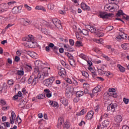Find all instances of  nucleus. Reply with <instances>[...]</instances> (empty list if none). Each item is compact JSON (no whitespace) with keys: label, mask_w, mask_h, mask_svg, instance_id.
Here are the masks:
<instances>
[{"label":"nucleus","mask_w":129,"mask_h":129,"mask_svg":"<svg viewBox=\"0 0 129 129\" xmlns=\"http://www.w3.org/2000/svg\"><path fill=\"white\" fill-rule=\"evenodd\" d=\"M106 29L107 31H108L109 32L110 31H112V30H113V26H108L106 28Z\"/></svg>","instance_id":"58"},{"label":"nucleus","mask_w":129,"mask_h":129,"mask_svg":"<svg viewBox=\"0 0 129 129\" xmlns=\"http://www.w3.org/2000/svg\"><path fill=\"white\" fill-rule=\"evenodd\" d=\"M60 101L64 106H67V105H68V100L65 98H62L61 99Z\"/></svg>","instance_id":"23"},{"label":"nucleus","mask_w":129,"mask_h":129,"mask_svg":"<svg viewBox=\"0 0 129 129\" xmlns=\"http://www.w3.org/2000/svg\"><path fill=\"white\" fill-rule=\"evenodd\" d=\"M52 23L57 29H62V25H61V21L60 20L57 19H52Z\"/></svg>","instance_id":"4"},{"label":"nucleus","mask_w":129,"mask_h":129,"mask_svg":"<svg viewBox=\"0 0 129 129\" xmlns=\"http://www.w3.org/2000/svg\"><path fill=\"white\" fill-rule=\"evenodd\" d=\"M25 105H26V101L22 100L20 103L19 104V107L23 108V107H25Z\"/></svg>","instance_id":"25"},{"label":"nucleus","mask_w":129,"mask_h":129,"mask_svg":"<svg viewBox=\"0 0 129 129\" xmlns=\"http://www.w3.org/2000/svg\"><path fill=\"white\" fill-rule=\"evenodd\" d=\"M55 6L53 5V4H49L48 5V9H49V10H54V8Z\"/></svg>","instance_id":"48"},{"label":"nucleus","mask_w":129,"mask_h":129,"mask_svg":"<svg viewBox=\"0 0 129 129\" xmlns=\"http://www.w3.org/2000/svg\"><path fill=\"white\" fill-rule=\"evenodd\" d=\"M115 91H116V90H115L113 88H111L109 89V92L107 93L108 95H109V94H111L112 93H115Z\"/></svg>","instance_id":"29"},{"label":"nucleus","mask_w":129,"mask_h":129,"mask_svg":"<svg viewBox=\"0 0 129 129\" xmlns=\"http://www.w3.org/2000/svg\"><path fill=\"white\" fill-rule=\"evenodd\" d=\"M102 126L107 127L109 125V121L108 120H105L101 124Z\"/></svg>","instance_id":"17"},{"label":"nucleus","mask_w":129,"mask_h":129,"mask_svg":"<svg viewBox=\"0 0 129 129\" xmlns=\"http://www.w3.org/2000/svg\"><path fill=\"white\" fill-rule=\"evenodd\" d=\"M93 114H94V112L93 111H90L87 113V114L86 116V118L87 119H91L92 117H93Z\"/></svg>","instance_id":"10"},{"label":"nucleus","mask_w":129,"mask_h":129,"mask_svg":"<svg viewBox=\"0 0 129 129\" xmlns=\"http://www.w3.org/2000/svg\"><path fill=\"white\" fill-rule=\"evenodd\" d=\"M45 97V94H40L38 96H36V98L37 99H43Z\"/></svg>","instance_id":"34"},{"label":"nucleus","mask_w":129,"mask_h":129,"mask_svg":"<svg viewBox=\"0 0 129 129\" xmlns=\"http://www.w3.org/2000/svg\"><path fill=\"white\" fill-rule=\"evenodd\" d=\"M16 2H10L8 3L7 4H5L4 6H7V9H9V6H11V5H13V4H15Z\"/></svg>","instance_id":"33"},{"label":"nucleus","mask_w":129,"mask_h":129,"mask_svg":"<svg viewBox=\"0 0 129 129\" xmlns=\"http://www.w3.org/2000/svg\"><path fill=\"white\" fill-rule=\"evenodd\" d=\"M23 26H25V27H27V26H29V25H31V24H32V21H30L28 19H23Z\"/></svg>","instance_id":"13"},{"label":"nucleus","mask_w":129,"mask_h":129,"mask_svg":"<svg viewBox=\"0 0 129 129\" xmlns=\"http://www.w3.org/2000/svg\"><path fill=\"white\" fill-rule=\"evenodd\" d=\"M66 95H68V94H69V93H70L71 94V93H72V92L71 91V90H70V88H67L66 91Z\"/></svg>","instance_id":"50"},{"label":"nucleus","mask_w":129,"mask_h":129,"mask_svg":"<svg viewBox=\"0 0 129 129\" xmlns=\"http://www.w3.org/2000/svg\"><path fill=\"white\" fill-rule=\"evenodd\" d=\"M21 70H18L17 71V74L18 75H19L20 76H23L24 74H25V72H24V69L21 68Z\"/></svg>","instance_id":"27"},{"label":"nucleus","mask_w":129,"mask_h":129,"mask_svg":"<svg viewBox=\"0 0 129 129\" xmlns=\"http://www.w3.org/2000/svg\"><path fill=\"white\" fill-rule=\"evenodd\" d=\"M103 74H104L106 76H109L110 75V72L108 71H103Z\"/></svg>","instance_id":"54"},{"label":"nucleus","mask_w":129,"mask_h":129,"mask_svg":"<svg viewBox=\"0 0 129 129\" xmlns=\"http://www.w3.org/2000/svg\"><path fill=\"white\" fill-rule=\"evenodd\" d=\"M25 68L26 70H27V71H28V72H30L31 70H33V68L30 64H26Z\"/></svg>","instance_id":"20"},{"label":"nucleus","mask_w":129,"mask_h":129,"mask_svg":"<svg viewBox=\"0 0 129 129\" xmlns=\"http://www.w3.org/2000/svg\"><path fill=\"white\" fill-rule=\"evenodd\" d=\"M23 41L27 42V44L29 48H34L35 47V41L33 35H28L22 39Z\"/></svg>","instance_id":"1"},{"label":"nucleus","mask_w":129,"mask_h":129,"mask_svg":"<svg viewBox=\"0 0 129 129\" xmlns=\"http://www.w3.org/2000/svg\"><path fill=\"white\" fill-rule=\"evenodd\" d=\"M48 103H49L50 106H52L53 107H56L58 105V103L55 101L49 100Z\"/></svg>","instance_id":"15"},{"label":"nucleus","mask_w":129,"mask_h":129,"mask_svg":"<svg viewBox=\"0 0 129 129\" xmlns=\"http://www.w3.org/2000/svg\"><path fill=\"white\" fill-rule=\"evenodd\" d=\"M86 113V110L85 109H82L79 113V115H83V114H85Z\"/></svg>","instance_id":"47"},{"label":"nucleus","mask_w":129,"mask_h":129,"mask_svg":"<svg viewBox=\"0 0 129 129\" xmlns=\"http://www.w3.org/2000/svg\"><path fill=\"white\" fill-rule=\"evenodd\" d=\"M63 122H64V119L63 118V117H60L58 118V123L56 125L57 128H61V126L63 124Z\"/></svg>","instance_id":"9"},{"label":"nucleus","mask_w":129,"mask_h":129,"mask_svg":"<svg viewBox=\"0 0 129 129\" xmlns=\"http://www.w3.org/2000/svg\"><path fill=\"white\" fill-rule=\"evenodd\" d=\"M14 60L16 62H19V61L20 60V57L16 56Z\"/></svg>","instance_id":"64"},{"label":"nucleus","mask_w":129,"mask_h":129,"mask_svg":"<svg viewBox=\"0 0 129 129\" xmlns=\"http://www.w3.org/2000/svg\"><path fill=\"white\" fill-rule=\"evenodd\" d=\"M70 123H69V122H68V121H67L65 123H64V129H69V127H70Z\"/></svg>","instance_id":"31"},{"label":"nucleus","mask_w":129,"mask_h":129,"mask_svg":"<svg viewBox=\"0 0 129 129\" xmlns=\"http://www.w3.org/2000/svg\"><path fill=\"white\" fill-rule=\"evenodd\" d=\"M22 10V7L21 6L18 7H14L12 10V13L14 15H17V14H19L21 13V11Z\"/></svg>","instance_id":"5"},{"label":"nucleus","mask_w":129,"mask_h":129,"mask_svg":"<svg viewBox=\"0 0 129 129\" xmlns=\"http://www.w3.org/2000/svg\"><path fill=\"white\" fill-rule=\"evenodd\" d=\"M100 108L99 107V105H97V106L94 107V109L96 112H98Z\"/></svg>","instance_id":"60"},{"label":"nucleus","mask_w":129,"mask_h":129,"mask_svg":"<svg viewBox=\"0 0 129 129\" xmlns=\"http://www.w3.org/2000/svg\"><path fill=\"white\" fill-rule=\"evenodd\" d=\"M50 68H43L41 71V74H39V78L45 79L46 77L49 76V73L50 72Z\"/></svg>","instance_id":"2"},{"label":"nucleus","mask_w":129,"mask_h":129,"mask_svg":"<svg viewBox=\"0 0 129 129\" xmlns=\"http://www.w3.org/2000/svg\"><path fill=\"white\" fill-rule=\"evenodd\" d=\"M75 45L76 47H82V42L81 41H77Z\"/></svg>","instance_id":"39"},{"label":"nucleus","mask_w":129,"mask_h":129,"mask_svg":"<svg viewBox=\"0 0 129 129\" xmlns=\"http://www.w3.org/2000/svg\"><path fill=\"white\" fill-rule=\"evenodd\" d=\"M124 13H123V12L122 10H120L118 11L117 13H116V17H120L121 16H124Z\"/></svg>","instance_id":"28"},{"label":"nucleus","mask_w":129,"mask_h":129,"mask_svg":"<svg viewBox=\"0 0 129 129\" xmlns=\"http://www.w3.org/2000/svg\"><path fill=\"white\" fill-rule=\"evenodd\" d=\"M63 47L64 48H66L67 51H68V52H72V51H73V48H71L70 49H69V48H70V46L69 45L64 44Z\"/></svg>","instance_id":"30"},{"label":"nucleus","mask_w":129,"mask_h":129,"mask_svg":"<svg viewBox=\"0 0 129 129\" xmlns=\"http://www.w3.org/2000/svg\"><path fill=\"white\" fill-rule=\"evenodd\" d=\"M105 127H106L102 126L101 125V126H99V125H98L97 126V129H106Z\"/></svg>","instance_id":"63"},{"label":"nucleus","mask_w":129,"mask_h":129,"mask_svg":"<svg viewBox=\"0 0 129 129\" xmlns=\"http://www.w3.org/2000/svg\"><path fill=\"white\" fill-rule=\"evenodd\" d=\"M8 84H9V85H14V80H8Z\"/></svg>","instance_id":"57"},{"label":"nucleus","mask_w":129,"mask_h":129,"mask_svg":"<svg viewBox=\"0 0 129 129\" xmlns=\"http://www.w3.org/2000/svg\"><path fill=\"white\" fill-rule=\"evenodd\" d=\"M90 31L91 33H96V29L94 28V27H92V28H90Z\"/></svg>","instance_id":"44"},{"label":"nucleus","mask_w":129,"mask_h":129,"mask_svg":"<svg viewBox=\"0 0 129 129\" xmlns=\"http://www.w3.org/2000/svg\"><path fill=\"white\" fill-rule=\"evenodd\" d=\"M41 32L43 33V34H45V35H48V34H49V31H48V29L46 28H42L41 29Z\"/></svg>","instance_id":"36"},{"label":"nucleus","mask_w":129,"mask_h":129,"mask_svg":"<svg viewBox=\"0 0 129 129\" xmlns=\"http://www.w3.org/2000/svg\"><path fill=\"white\" fill-rule=\"evenodd\" d=\"M123 101L125 103V104H128L129 99L126 98H123Z\"/></svg>","instance_id":"49"},{"label":"nucleus","mask_w":129,"mask_h":129,"mask_svg":"<svg viewBox=\"0 0 129 129\" xmlns=\"http://www.w3.org/2000/svg\"><path fill=\"white\" fill-rule=\"evenodd\" d=\"M117 107V104L114 103V104H110L109 105V106L107 107V110L110 111L111 110L113 112L114 111V109Z\"/></svg>","instance_id":"7"},{"label":"nucleus","mask_w":129,"mask_h":129,"mask_svg":"<svg viewBox=\"0 0 129 129\" xmlns=\"http://www.w3.org/2000/svg\"><path fill=\"white\" fill-rule=\"evenodd\" d=\"M24 7L25 8V9H27V10H28V11H31V10H32V8H31L30 6H29L27 4L24 5Z\"/></svg>","instance_id":"59"},{"label":"nucleus","mask_w":129,"mask_h":129,"mask_svg":"<svg viewBox=\"0 0 129 129\" xmlns=\"http://www.w3.org/2000/svg\"><path fill=\"white\" fill-rule=\"evenodd\" d=\"M109 96H112V97H114V98H116L117 97V94L116 93H113L112 94H110L109 95Z\"/></svg>","instance_id":"46"},{"label":"nucleus","mask_w":129,"mask_h":129,"mask_svg":"<svg viewBox=\"0 0 129 129\" xmlns=\"http://www.w3.org/2000/svg\"><path fill=\"white\" fill-rule=\"evenodd\" d=\"M80 33H82L85 36H87L88 35V30L86 29H83L81 30L80 29H79Z\"/></svg>","instance_id":"22"},{"label":"nucleus","mask_w":129,"mask_h":129,"mask_svg":"<svg viewBox=\"0 0 129 129\" xmlns=\"http://www.w3.org/2000/svg\"><path fill=\"white\" fill-rule=\"evenodd\" d=\"M114 120L116 122H121L122 121V117L121 115H117L114 117Z\"/></svg>","instance_id":"14"},{"label":"nucleus","mask_w":129,"mask_h":129,"mask_svg":"<svg viewBox=\"0 0 129 129\" xmlns=\"http://www.w3.org/2000/svg\"><path fill=\"white\" fill-rule=\"evenodd\" d=\"M93 93H97V92H99V91H100V90H99L98 88H97L96 87L94 88V89L93 90Z\"/></svg>","instance_id":"51"},{"label":"nucleus","mask_w":129,"mask_h":129,"mask_svg":"<svg viewBox=\"0 0 129 129\" xmlns=\"http://www.w3.org/2000/svg\"><path fill=\"white\" fill-rule=\"evenodd\" d=\"M100 18L101 19H108V18H110V17H112L113 14L112 13H106V12H100Z\"/></svg>","instance_id":"3"},{"label":"nucleus","mask_w":129,"mask_h":129,"mask_svg":"<svg viewBox=\"0 0 129 129\" xmlns=\"http://www.w3.org/2000/svg\"><path fill=\"white\" fill-rule=\"evenodd\" d=\"M34 74H37L38 75V74H40V72L39 71V68H38L37 67H35L34 68Z\"/></svg>","instance_id":"37"},{"label":"nucleus","mask_w":129,"mask_h":129,"mask_svg":"<svg viewBox=\"0 0 129 129\" xmlns=\"http://www.w3.org/2000/svg\"><path fill=\"white\" fill-rule=\"evenodd\" d=\"M117 67H118L120 72H121L122 73L125 72V68H124L123 67L121 66L120 64H118L117 66Z\"/></svg>","instance_id":"24"},{"label":"nucleus","mask_w":129,"mask_h":129,"mask_svg":"<svg viewBox=\"0 0 129 129\" xmlns=\"http://www.w3.org/2000/svg\"><path fill=\"white\" fill-rule=\"evenodd\" d=\"M103 71H104V67H101L100 69H98V72H100L102 74H103Z\"/></svg>","instance_id":"43"},{"label":"nucleus","mask_w":129,"mask_h":129,"mask_svg":"<svg viewBox=\"0 0 129 129\" xmlns=\"http://www.w3.org/2000/svg\"><path fill=\"white\" fill-rule=\"evenodd\" d=\"M0 103L3 104V105H6V104H7V102L5 101L4 99H1L0 100Z\"/></svg>","instance_id":"55"},{"label":"nucleus","mask_w":129,"mask_h":129,"mask_svg":"<svg viewBox=\"0 0 129 129\" xmlns=\"http://www.w3.org/2000/svg\"><path fill=\"white\" fill-rule=\"evenodd\" d=\"M97 36L99 38H101V37H103L104 36V33L99 31L97 33Z\"/></svg>","instance_id":"41"},{"label":"nucleus","mask_w":129,"mask_h":129,"mask_svg":"<svg viewBox=\"0 0 129 129\" xmlns=\"http://www.w3.org/2000/svg\"><path fill=\"white\" fill-rule=\"evenodd\" d=\"M33 26H35V28L37 29H40L41 27V24H40V21L36 20L33 22Z\"/></svg>","instance_id":"16"},{"label":"nucleus","mask_w":129,"mask_h":129,"mask_svg":"<svg viewBox=\"0 0 129 129\" xmlns=\"http://www.w3.org/2000/svg\"><path fill=\"white\" fill-rule=\"evenodd\" d=\"M34 77L32 79V84L33 85H36L38 82H39V79H42L41 78H40V75L39 74L38 75H33Z\"/></svg>","instance_id":"6"},{"label":"nucleus","mask_w":129,"mask_h":129,"mask_svg":"<svg viewBox=\"0 0 129 129\" xmlns=\"http://www.w3.org/2000/svg\"><path fill=\"white\" fill-rule=\"evenodd\" d=\"M69 42L71 46H74V40L73 39H70Z\"/></svg>","instance_id":"61"},{"label":"nucleus","mask_w":129,"mask_h":129,"mask_svg":"<svg viewBox=\"0 0 129 129\" xmlns=\"http://www.w3.org/2000/svg\"><path fill=\"white\" fill-rule=\"evenodd\" d=\"M58 74L61 77L64 76L66 74V71L65 70V69L61 68L58 72Z\"/></svg>","instance_id":"12"},{"label":"nucleus","mask_w":129,"mask_h":129,"mask_svg":"<svg viewBox=\"0 0 129 129\" xmlns=\"http://www.w3.org/2000/svg\"><path fill=\"white\" fill-rule=\"evenodd\" d=\"M81 8L82 9V10H84V11H89V10H90V7L86 5L85 3H82L81 4Z\"/></svg>","instance_id":"11"},{"label":"nucleus","mask_w":129,"mask_h":129,"mask_svg":"<svg viewBox=\"0 0 129 129\" xmlns=\"http://www.w3.org/2000/svg\"><path fill=\"white\" fill-rule=\"evenodd\" d=\"M84 94V92L82 91H79L76 92L77 97H80L81 96H83Z\"/></svg>","instance_id":"26"},{"label":"nucleus","mask_w":129,"mask_h":129,"mask_svg":"<svg viewBox=\"0 0 129 129\" xmlns=\"http://www.w3.org/2000/svg\"><path fill=\"white\" fill-rule=\"evenodd\" d=\"M82 74L83 76H84V77H86V78H88L89 77V75H88V73L84 71L82 72Z\"/></svg>","instance_id":"35"},{"label":"nucleus","mask_w":129,"mask_h":129,"mask_svg":"<svg viewBox=\"0 0 129 129\" xmlns=\"http://www.w3.org/2000/svg\"><path fill=\"white\" fill-rule=\"evenodd\" d=\"M16 113L15 112L12 111L11 113V117H10V123L11 124H14L15 123V120H16Z\"/></svg>","instance_id":"8"},{"label":"nucleus","mask_w":129,"mask_h":129,"mask_svg":"<svg viewBox=\"0 0 129 129\" xmlns=\"http://www.w3.org/2000/svg\"><path fill=\"white\" fill-rule=\"evenodd\" d=\"M44 85L45 86H47V87H50L51 85H52V84L50 83V81L49 80V79H47L45 80L44 81Z\"/></svg>","instance_id":"21"},{"label":"nucleus","mask_w":129,"mask_h":129,"mask_svg":"<svg viewBox=\"0 0 129 129\" xmlns=\"http://www.w3.org/2000/svg\"><path fill=\"white\" fill-rule=\"evenodd\" d=\"M91 73H92V77H93L94 79H97V78L98 77H97V74H96V73L94 71L93 72H91Z\"/></svg>","instance_id":"38"},{"label":"nucleus","mask_w":129,"mask_h":129,"mask_svg":"<svg viewBox=\"0 0 129 129\" xmlns=\"http://www.w3.org/2000/svg\"><path fill=\"white\" fill-rule=\"evenodd\" d=\"M17 121L18 122V124H20V123L22 122V119L20 118L19 115L17 116Z\"/></svg>","instance_id":"53"},{"label":"nucleus","mask_w":129,"mask_h":129,"mask_svg":"<svg viewBox=\"0 0 129 129\" xmlns=\"http://www.w3.org/2000/svg\"><path fill=\"white\" fill-rule=\"evenodd\" d=\"M27 54L28 55H29L30 57H32V58H34V57H35V55H34L33 54H35V53L32 51H29L27 52Z\"/></svg>","instance_id":"40"},{"label":"nucleus","mask_w":129,"mask_h":129,"mask_svg":"<svg viewBox=\"0 0 129 129\" xmlns=\"http://www.w3.org/2000/svg\"><path fill=\"white\" fill-rule=\"evenodd\" d=\"M83 86L85 89H89V84H88L84 83L83 84Z\"/></svg>","instance_id":"45"},{"label":"nucleus","mask_w":129,"mask_h":129,"mask_svg":"<svg viewBox=\"0 0 129 129\" xmlns=\"http://www.w3.org/2000/svg\"><path fill=\"white\" fill-rule=\"evenodd\" d=\"M69 61L70 65H71L72 67H75L76 66V63L75 62V60H74V58L69 59Z\"/></svg>","instance_id":"19"},{"label":"nucleus","mask_w":129,"mask_h":129,"mask_svg":"<svg viewBox=\"0 0 129 129\" xmlns=\"http://www.w3.org/2000/svg\"><path fill=\"white\" fill-rule=\"evenodd\" d=\"M43 9H44V8L41 6H37L35 7V10H43Z\"/></svg>","instance_id":"62"},{"label":"nucleus","mask_w":129,"mask_h":129,"mask_svg":"<svg viewBox=\"0 0 129 129\" xmlns=\"http://www.w3.org/2000/svg\"><path fill=\"white\" fill-rule=\"evenodd\" d=\"M121 47L123 50H129V43H123L121 45Z\"/></svg>","instance_id":"18"},{"label":"nucleus","mask_w":129,"mask_h":129,"mask_svg":"<svg viewBox=\"0 0 129 129\" xmlns=\"http://www.w3.org/2000/svg\"><path fill=\"white\" fill-rule=\"evenodd\" d=\"M33 78H34V75H32V76H31L29 79H28V84H31V83L33 84Z\"/></svg>","instance_id":"32"},{"label":"nucleus","mask_w":129,"mask_h":129,"mask_svg":"<svg viewBox=\"0 0 129 129\" xmlns=\"http://www.w3.org/2000/svg\"><path fill=\"white\" fill-rule=\"evenodd\" d=\"M102 41H103V40L101 38L95 40L96 43H98V44H101V43H102Z\"/></svg>","instance_id":"56"},{"label":"nucleus","mask_w":129,"mask_h":129,"mask_svg":"<svg viewBox=\"0 0 129 129\" xmlns=\"http://www.w3.org/2000/svg\"><path fill=\"white\" fill-rule=\"evenodd\" d=\"M66 55L69 58V60L73 59V56L69 52H66Z\"/></svg>","instance_id":"42"},{"label":"nucleus","mask_w":129,"mask_h":129,"mask_svg":"<svg viewBox=\"0 0 129 129\" xmlns=\"http://www.w3.org/2000/svg\"><path fill=\"white\" fill-rule=\"evenodd\" d=\"M48 79H49V82H50L52 84V83H53V82H54V81H55V77H52Z\"/></svg>","instance_id":"52"}]
</instances>
